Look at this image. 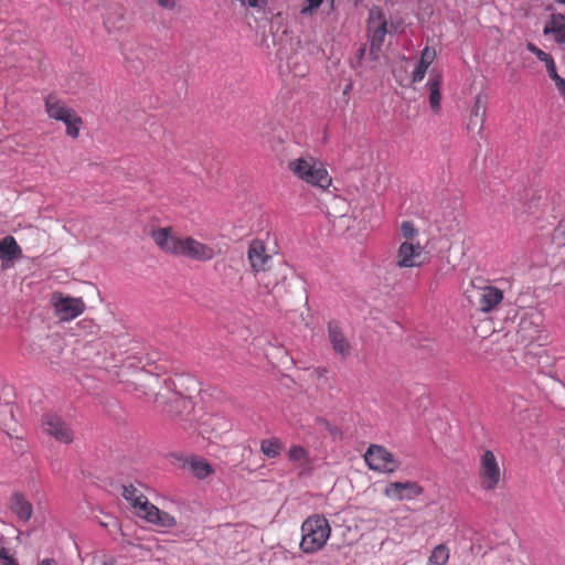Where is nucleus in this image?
Listing matches in <instances>:
<instances>
[{"label": "nucleus", "instance_id": "31", "mask_svg": "<svg viewBox=\"0 0 565 565\" xmlns=\"http://www.w3.org/2000/svg\"><path fill=\"white\" fill-rule=\"evenodd\" d=\"M318 425L320 426V428L322 430L328 431L333 438H341L342 437L341 429L338 426L332 425L328 420L319 419L318 420Z\"/></svg>", "mask_w": 565, "mask_h": 565}, {"label": "nucleus", "instance_id": "20", "mask_svg": "<svg viewBox=\"0 0 565 565\" xmlns=\"http://www.w3.org/2000/svg\"><path fill=\"white\" fill-rule=\"evenodd\" d=\"M22 256V249L12 236L0 239V259L13 260Z\"/></svg>", "mask_w": 565, "mask_h": 565}, {"label": "nucleus", "instance_id": "3", "mask_svg": "<svg viewBox=\"0 0 565 565\" xmlns=\"http://www.w3.org/2000/svg\"><path fill=\"white\" fill-rule=\"evenodd\" d=\"M288 170L295 178L322 191L330 188L332 178L326 164L318 158L306 154L288 162Z\"/></svg>", "mask_w": 565, "mask_h": 565}, {"label": "nucleus", "instance_id": "12", "mask_svg": "<svg viewBox=\"0 0 565 565\" xmlns=\"http://www.w3.org/2000/svg\"><path fill=\"white\" fill-rule=\"evenodd\" d=\"M230 429L231 423L220 414H204L199 420V433L207 439L216 438Z\"/></svg>", "mask_w": 565, "mask_h": 565}, {"label": "nucleus", "instance_id": "13", "mask_svg": "<svg viewBox=\"0 0 565 565\" xmlns=\"http://www.w3.org/2000/svg\"><path fill=\"white\" fill-rule=\"evenodd\" d=\"M327 329L328 340L333 352L342 359L350 356L352 354L353 347L340 323L338 321H330Z\"/></svg>", "mask_w": 565, "mask_h": 565}, {"label": "nucleus", "instance_id": "25", "mask_svg": "<svg viewBox=\"0 0 565 565\" xmlns=\"http://www.w3.org/2000/svg\"><path fill=\"white\" fill-rule=\"evenodd\" d=\"M282 448H284L282 443L276 437L264 439L260 443V450H262L263 455L268 458L278 457L280 455Z\"/></svg>", "mask_w": 565, "mask_h": 565}, {"label": "nucleus", "instance_id": "30", "mask_svg": "<svg viewBox=\"0 0 565 565\" xmlns=\"http://www.w3.org/2000/svg\"><path fill=\"white\" fill-rule=\"evenodd\" d=\"M0 563L2 565H19L18 561L10 554L4 546V537L0 536Z\"/></svg>", "mask_w": 565, "mask_h": 565}, {"label": "nucleus", "instance_id": "46", "mask_svg": "<svg viewBox=\"0 0 565 565\" xmlns=\"http://www.w3.org/2000/svg\"><path fill=\"white\" fill-rule=\"evenodd\" d=\"M117 19H118L119 22H121L122 21V15L118 14Z\"/></svg>", "mask_w": 565, "mask_h": 565}, {"label": "nucleus", "instance_id": "34", "mask_svg": "<svg viewBox=\"0 0 565 565\" xmlns=\"http://www.w3.org/2000/svg\"><path fill=\"white\" fill-rule=\"evenodd\" d=\"M526 49L532 52L540 61L542 60H546V54L544 51H542L540 47H537L535 44L533 43H527L526 44Z\"/></svg>", "mask_w": 565, "mask_h": 565}, {"label": "nucleus", "instance_id": "5", "mask_svg": "<svg viewBox=\"0 0 565 565\" xmlns=\"http://www.w3.org/2000/svg\"><path fill=\"white\" fill-rule=\"evenodd\" d=\"M331 534V526L323 515L307 518L301 525L300 548L306 554H313L323 548Z\"/></svg>", "mask_w": 565, "mask_h": 565}, {"label": "nucleus", "instance_id": "35", "mask_svg": "<svg viewBox=\"0 0 565 565\" xmlns=\"http://www.w3.org/2000/svg\"><path fill=\"white\" fill-rule=\"evenodd\" d=\"M11 446L18 455H23L28 445L23 438L17 437Z\"/></svg>", "mask_w": 565, "mask_h": 565}, {"label": "nucleus", "instance_id": "39", "mask_svg": "<svg viewBox=\"0 0 565 565\" xmlns=\"http://www.w3.org/2000/svg\"><path fill=\"white\" fill-rule=\"evenodd\" d=\"M546 71H547V74H548V76L551 77V79H553V81H554L555 78L559 77V75L557 74V71H556V65H555V63H554V64H552V65H547Z\"/></svg>", "mask_w": 565, "mask_h": 565}, {"label": "nucleus", "instance_id": "33", "mask_svg": "<svg viewBox=\"0 0 565 565\" xmlns=\"http://www.w3.org/2000/svg\"><path fill=\"white\" fill-rule=\"evenodd\" d=\"M288 455L289 459H305L307 457V450L301 446H292Z\"/></svg>", "mask_w": 565, "mask_h": 565}, {"label": "nucleus", "instance_id": "14", "mask_svg": "<svg viewBox=\"0 0 565 565\" xmlns=\"http://www.w3.org/2000/svg\"><path fill=\"white\" fill-rule=\"evenodd\" d=\"M502 478L503 468L498 461H481L479 479L483 490L491 491L497 489Z\"/></svg>", "mask_w": 565, "mask_h": 565}, {"label": "nucleus", "instance_id": "1", "mask_svg": "<svg viewBox=\"0 0 565 565\" xmlns=\"http://www.w3.org/2000/svg\"><path fill=\"white\" fill-rule=\"evenodd\" d=\"M151 237L164 253L196 262H209L214 258L215 250L192 236L178 235L172 227L152 231Z\"/></svg>", "mask_w": 565, "mask_h": 565}, {"label": "nucleus", "instance_id": "4", "mask_svg": "<svg viewBox=\"0 0 565 565\" xmlns=\"http://www.w3.org/2000/svg\"><path fill=\"white\" fill-rule=\"evenodd\" d=\"M247 259L252 273L258 277V282L267 292H270L277 285L278 279L271 278L270 269L273 257L268 253L265 243L260 239H253L247 249Z\"/></svg>", "mask_w": 565, "mask_h": 565}, {"label": "nucleus", "instance_id": "29", "mask_svg": "<svg viewBox=\"0 0 565 565\" xmlns=\"http://www.w3.org/2000/svg\"><path fill=\"white\" fill-rule=\"evenodd\" d=\"M401 234L404 241L415 242L418 236V230L412 221H403L401 223Z\"/></svg>", "mask_w": 565, "mask_h": 565}, {"label": "nucleus", "instance_id": "27", "mask_svg": "<svg viewBox=\"0 0 565 565\" xmlns=\"http://www.w3.org/2000/svg\"><path fill=\"white\" fill-rule=\"evenodd\" d=\"M393 455L380 445H371L365 451L363 459H392Z\"/></svg>", "mask_w": 565, "mask_h": 565}, {"label": "nucleus", "instance_id": "21", "mask_svg": "<svg viewBox=\"0 0 565 565\" xmlns=\"http://www.w3.org/2000/svg\"><path fill=\"white\" fill-rule=\"evenodd\" d=\"M440 86H441V76L439 74L430 75L427 87L429 92V105L430 108L437 113L440 109V102H441V94H440Z\"/></svg>", "mask_w": 565, "mask_h": 565}, {"label": "nucleus", "instance_id": "36", "mask_svg": "<svg viewBox=\"0 0 565 565\" xmlns=\"http://www.w3.org/2000/svg\"><path fill=\"white\" fill-rule=\"evenodd\" d=\"M164 384L166 386L169 388V390H172V391H175L179 395L181 396H184L186 395V393L189 392V388H186L185 392L183 391H179L178 390V386H177V383L174 381H172L171 379H166L164 381Z\"/></svg>", "mask_w": 565, "mask_h": 565}, {"label": "nucleus", "instance_id": "28", "mask_svg": "<svg viewBox=\"0 0 565 565\" xmlns=\"http://www.w3.org/2000/svg\"><path fill=\"white\" fill-rule=\"evenodd\" d=\"M372 470L382 473H392L397 469V461H365Z\"/></svg>", "mask_w": 565, "mask_h": 565}, {"label": "nucleus", "instance_id": "24", "mask_svg": "<svg viewBox=\"0 0 565 565\" xmlns=\"http://www.w3.org/2000/svg\"><path fill=\"white\" fill-rule=\"evenodd\" d=\"M555 33L557 41L565 42V15L553 14L550 24L545 28V33Z\"/></svg>", "mask_w": 565, "mask_h": 565}, {"label": "nucleus", "instance_id": "15", "mask_svg": "<svg viewBox=\"0 0 565 565\" xmlns=\"http://www.w3.org/2000/svg\"><path fill=\"white\" fill-rule=\"evenodd\" d=\"M422 493L423 488L418 483L412 481L391 482L384 490L385 497L397 501L413 500Z\"/></svg>", "mask_w": 565, "mask_h": 565}, {"label": "nucleus", "instance_id": "11", "mask_svg": "<svg viewBox=\"0 0 565 565\" xmlns=\"http://www.w3.org/2000/svg\"><path fill=\"white\" fill-rule=\"evenodd\" d=\"M43 431L63 444H71L74 439V433L71 426L55 414H45L42 417Z\"/></svg>", "mask_w": 565, "mask_h": 565}, {"label": "nucleus", "instance_id": "45", "mask_svg": "<svg viewBox=\"0 0 565 565\" xmlns=\"http://www.w3.org/2000/svg\"><path fill=\"white\" fill-rule=\"evenodd\" d=\"M334 201H335L337 203L342 204V205H347V202H345L343 199L335 198V199H334Z\"/></svg>", "mask_w": 565, "mask_h": 565}, {"label": "nucleus", "instance_id": "9", "mask_svg": "<svg viewBox=\"0 0 565 565\" xmlns=\"http://www.w3.org/2000/svg\"><path fill=\"white\" fill-rule=\"evenodd\" d=\"M367 33L370 38V53L377 55L387 34V21L380 8H372L369 12Z\"/></svg>", "mask_w": 565, "mask_h": 565}, {"label": "nucleus", "instance_id": "32", "mask_svg": "<svg viewBox=\"0 0 565 565\" xmlns=\"http://www.w3.org/2000/svg\"><path fill=\"white\" fill-rule=\"evenodd\" d=\"M306 2H307V6L303 7L300 11V13L302 15L311 14L313 12V10H316L317 8H319L321 6L323 0H306Z\"/></svg>", "mask_w": 565, "mask_h": 565}, {"label": "nucleus", "instance_id": "22", "mask_svg": "<svg viewBox=\"0 0 565 565\" xmlns=\"http://www.w3.org/2000/svg\"><path fill=\"white\" fill-rule=\"evenodd\" d=\"M0 429L6 431L11 438H13V433H17L13 408L8 404H0Z\"/></svg>", "mask_w": 565, "mask_h": 565}, {"label": "nucleus", "instance_id": "26", "mask_svg": "<svg viewBox=\"0 0 565 565\" xmlns=\"http://www.w3.org/2000/svg\"><path fill=\"white\" fill-rule=\"evenodd\" d=\"M449 559V550L446 545H437L430 556L428 557L427 565H446Z\"/></svg>", "mask_w": 565, "mask_h": 565}, {"label": "nucleus", "instance_id": "37", "mask_svg": "<svg viewBox=\"0 0 565 565\" xmlns=\"http://www.w3.org/2000/svg\"><path fill=\"white\" fill-rule=\"evenodd\" d=\"M555 86L561 94V96L565 99V79L563 77H557L554 79Z\"/></svg>", "mask_w": 565, "mask_h": 565}, {"label": "nucleus", "instance_id": "23", "mask_svg": "<svg viewBox=\"0 0 565 565\" xmlns=\"http://www.w3.org/2000/svg\"><path fill=\"white\" fill-rule=\"evenodd\" d=\"M182 469L198 479H204L214 471L207 461H182Z\"/></svg>", "mask_w": 565, "mask_h": 565}, {"label": "nucleus", "instance_id": "6", "mask_svg": "<svg viewBox=\"0 0 565 565\" xmlns=\"http://www.w3.org/2000/svg\"><path fill=\"white\" fill-rule=\"evenodd\" d=\"M45 111L51 119L62 121L66 134L73 139L79 136L83 119L56 94H49L44 99Z\"/></svg>", "mask_w": 565, "mask_h": 565}, {"label": "nucleus", "instance_id": "2", "mask_svg": "<svg viewBox=\"0 0 565 565\" xmlns=\"http://www.w3.org/2000/svg\"><path fill=\"white\" fill-rule=\"evenodd\" d=\"M121 489L122 498L138 518L159 527L168 529L177 524L175 519L171 514L150 503L146 494L135 484H122Z\"/></svg>", "mask_w": 565, "mask_h": 565}, {"label": "nucleus", "instance_id": "16", "mask_svg": "<svg viewBox=\"0 0 565 565\" xmlns=\"http://www.w3.org/2000/svg\"><path fill=\"white\" fill-rule=\"evenodd\" d=\"M160 380L157 375L148 371L140 370L135 375V381L127 386L128 391L140 393V396H149L156 394V388L159 386Z\"/></svg>", "mask_w": 565, "mask_h": 565}, {"label": "nucleus", "instance_id": "19", "mask_svg": "<svg viewBox=\"0 0 565 565\" xmlns=\"http://www.w3.org/2000/svg\"><path fill=\"white\" fill-rule=\"evenodd\" d=\"M436 55H437L436 50L434 47H431V46L424 47V50L422 51V54H420L418 65L416 66V68L414 70V72L412 74V81L414 83H419L424 79L427 70L430 66V64L434 62V60L436 58Z\"/></svg>", "mask_w": 565, "mask_h": 565}, {"label": "nucleus", "instance_id": "7", "mask_svg": "<svg viewBox=\"0 0 565 565\" xmlns=\"http://www.w3.org/2000/svg\"><path fill=\"white\" fill-rule=\"evenodd\" d=\"M428 259V253L418 242L404 241L396 250L395 264L398 268L423 266Z\"/></svg>", "mask_w": 565, "mask_h": 565}, {"label": "nucleus", "instance_id": "43", "mask_svg": "<svg viewBox=\"0 0 565 565\" xmlns=\"http://www.w3.org/2000/svg\"><path fill=\"white\" fill-rule=\"evenodd\" d=\"M481 459H494V455H493L492 451L487 450V451H484V454H483Z\"/></svg>", "mask_w": 565, "mask_h": 565}, {"label": "nucleus", "instance_id": "40", "mask_svg": "<svg viewBox=\"0 0 565 565\" xmlns=\"http://www.w3.org/2000/svg\"><path fill=\"white\" fill-rule=\"evenodd\" d=\"M104 23H105V25H106L108 29H111V28H114V29H120V28H122V25H121V24H120V25H115V23H113V22H111V17H110V15H108V17L105 19V22H104Z\"/></svg>", "mask_w": 565, "mask_h": 565}, {"label": "nucleus", "instance_id": "42", "mask_svg": "<svg viewBox=\"0 0 565 565\" xmlns=\"http://www.w3.org/2000/svg\"><path fill=\"white\" fill-rule=\"evenodd\" d=\"M39 565H56V562L53 558H45Z\"/></svg>", "mask_w": 565, "mask_h": 565}, {"label": "nucleus", "instance_id": "44", "mask_svg": "<svg viewBox=\"0 0 565 565\" xmlns=\"http://www.w3.org/2000/svg\"><path fill=\"white\" fill-rule=\"evenodd\" d=\"M178 381H179V382H184V381H186V382H189V383H191V384H195V381H194L192 377L179 376V377H178Z\"/></svg>", "mask_w": 565, "mask_h": 565}, {"label": "nucleus", "instance_id": "41", "mask_svg": "<svg viewBox=\"0 0 565 565\" xmlns=\"http://www.w3.org/2000/svg\"><path fill=\"white\" fill-rule=\"evenodd\" d=\"M542 62L545 64V67L547 68V65L554 64V60L551 54H546V60H542Z\"/></svg>", "mask_w": 565, "mask_h": 565}, {"label": "nucleus", "instance_id": "47", "mask_svg": "<svg viewBox=\"0 0 565 565\" xmlns=\"http://www.w3.org/2000/svg\"><path fill=\"white\" fill-rule=\"evenodd\" d=\"M558 3H565V0H556Z\"/></svg>", "mask_w": 565, "mask_h": 565}, {"label": "nucleus", "instance_id": "8", "mask_svg": "<svg viewBox=\"0 0 565 565\" xmlns=\"http://www.w3.org/2000/svg\"><path fill=\"white\" fill-rule=\"evenodd\" d=\"M51 305L55 316L61 321H71L81 316L86 309L82 298L71 297L63 292H54L51 297Z\"/></svg>", "mask_w": 565, "mask_h": 565}, {"label": "nucleus", "instance_id": "10", "mask_svg": "<svg viewBox=\"0 0 565 565\" xmlns=\"http://www.w3.org/2000/svg\"><path fill=\"white\" fill-rule=\"evenodd\" d=\"M471 301L481 312L488 313L497 309L503 300V291L492 285L473 287Z\"/></svg>", "mask_w": 565, "mask_h": 565}, {"label": "nucleus", "instance_id": "17", "mask_svg": "<svg viewBox=\"0 0 565 565\" xmlns=\"http://www.w3.org/2000/svg\"><path fill=\"white\" fill-rule=\"evenodd\" d=\"M9 508L20 522L26 523L32 518V503L22 493L12 494Z\"/></svg>", "mask_w": 565, "mask_h": 565}, {"label": "nucleus", "instance_id": "18", "mask_svg": "<svg viewBox=\"0 0 565 565\" xmlns=\"http://www.w3.org/2000/svg\"><path fill=\"white\" fill-rule=\"evenodd\" d=\"M484 118L486 105L482 103V97L477 95L475 97L473 106L470 110L467 129L470 131L477 130L480 132L483 129Z\"/></svg>", "mask_w": 565, "mask_h": 565}, {"label": "nucleus", "instance_id": "38", "mask_svg": "<svg viewBox=\"0 0 565 565\" xmlns=\"http://www.w3.org/2000/svg\"><path fill=\"white\" fill-rule=\"evenodd\" d=\"M156 1L160 7H162L164 9L172 10L175 7L174 0H156Z\"/></svg>", "mask_w": 565, "mask_h": 565}]
</instances>
